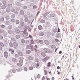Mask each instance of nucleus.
I'll list each match as a JSON object with an SVG mask.
<instances>
[{"instance_id":"obj_44","label":"nucleus","mask_w":80,"mask_h":80,"mask_svg":"<svg viewBox=\"0 0 80 80\" xmlns=\"http://www.w3.org/2000/svg\"><path fill=\"white\" fill-rule=\"evenodd\" d=\"M8 32L9 34H10V35H11V34H12V31H11V30H8Z\"/></svg>"},{"instance_id":"obj_10","label":"nucleus","mask_w":80,"mask_h":80,"mask_svg":"<svg viewBox=\"0 0 80 80\" xmlns=\"http://www.w3.org/2000/svg\"><path fill=\"white\" fill-rule=\"evenodd\" d=\"M4 18H6V21H8V20H9V19H10L9 16L8 15L6 16Z\"/></svg>"},{"instance_id":"obj_48","label":"nucleus","mask_w":80,"mask_h":80,"mask_svg":"<svg viewBox=\"0 0 80 80\" xmlns=\"http://www.w3.org/2000/svg\"><path fill=\"white\" fill-rule=\"evenodd\" d=\"M29 69L30 70H33V67L32 66L30 67L29 68Z\"/></svg>"},{"instance_id":"obj_1","label":"nucleus","mask_w":80,"mask_h":80,"mask_svg":"<svg viewBox=\"0 0 80 80\" xmlns=\"http://www.w3.org/2000/svg\"><path fill=\"white\" fill-rule=\"evenodd\" d=\"M27 48L28 49H30L31 51H33L34 48L33 46L31 44H29V45H27Z\"/></svg>"},{"instance_id":"obj_7","label":"nucleus","mask_w":80,"mask_h":80,"mask_svg":"<svg viewBox=\"0 0 80 80\" xmlns=\"http://www.w3.org/2000/svg\"><path fill=\"white\" fill-rule=\"evenodd\" d=\"M15 22L16 25H19L20 23V20L18 19L15 20Z\"/></svg>"},{"instance_id":"obj_39","label":"nucleus","mask_w":80,"mask_h":80,"mask_svg":"<svg viewBox=\"0 0 80 80\" xmlns=\"http://www.w3.org/2000/svg\"><path fill=\"white\" fill-rule=\"evenodd\" d=\"M46 25L47 27H50V22H47Z\"/></svg>"},{"instance_id":"obj_25","label":"nucleus","mask_w":80,"mask_h":80,"mask_svg":"<svg viewBox=\"0 0 80 80\" xmlns=\"http://www.w3.org/2000/svg\"><path fill=\"white\" fill-rule=\"evenodd\" d=\"M15 17V15L14 14H12L11 15V18H12V19H13V18H14Z\"/></svg>"},{"instance_id":"obj_20","label":"nucleus","mask_w":80,"mask_h":80,"mask_svg":"<svg viewBox=\"0 0 80 80\" xmlns=\"http://www.w3.org/2000/svg\"><path fill=\"white\" fill-rule=\"evenodd\" d=\"M5 19V17H2L0 18V22H3Z\"/></svg>"},{"instance_id":"obj_49","label":"nucleus","mask_w":80,"mask_h":80,"mask_svg":"<svg viewBox=\"0 0 80 80\" xmlns=\"http://www.w3.org/2000/svg\"><path fill=\"white\" fill-rule=\"evenodd\" d=\"M27 30L24 29V31L23 32V33L24 34H25V33H27Z\"/></svg>"},{"instance_id":"obj_63","label":"nucleus","mask_w":80,"mask_h":80,"mask_svg":"<svg viewBox=\"0 0 80 80\" xmlns=\"http://www.w3.org/2000/svg\"><path fill=\"white\" fill-rule=\"evenodd\" d=\"M24 34H25L26 35V36L27 37L28 36V33L27 32H26Z\"/></svg>"},{"instance_id":"obj_16","label":"nucleus","mask_w":80,"mask_h":80,"mask_svg":"<svg viewBox=\"0 0 80 80\" xmlns=\"http://www.w3.org/2000/svg\"><path fill=\"white\" fill-rule=\"evenodd\" d=\"M51 48L52 50H55V48H56V46H55V45L54 44H53L51 45Z\"/></svg>"},{"instance_id":"obj_42","label":"nucleus","mask_w":80,"mask_h":80,"mask_svg":"<svg viewBox=\"0 0 80 80\" xmlns=\"http://www.w3.org/2000/svg\"><path fill=\"white\" fill-rule=\"evenodd\" d=\"M2 3L4 5H6V4H7V2H6V1L4 0L3 1H2Z\"/></svg>"},{"instance_id":"obj_31","label":"nucleus","mask_w":80,"mask_h":80,"mask_svg":"<svg viewBox=\"0 0 80 80\" xmlns=\"http://www.w3.org/2000/svg\"><path fill=\"white\" fill-rule=\"evenodd\" d=\"M21 42L22 43H25V40L23 39H22L21 40Z\"/></svg>"},{"instance_id":"obj_41","label":"nucleus","mask_w":80,"mask_h":80,"mask_svg":"<svg viewBox=\"0 0 80 80\" xmlns=\"http://www.w3.org/2000/svg\"><path fill=\"white\" fill-rule=\"evenodd\" d=\"M40 22H41V23H45V20H44L43 19H42L40 21Z\"/></svg>"},{"instance_id":"obj_21","label":"nucleus","mask_w":80,"mask_h":80,"mask_svg":"<svg viewBox=\"0 0 80 80\" xmlns=\"http://www.w3.org/2000/svg\"><path fill=\"white\" fill-rule=\"evenodd\" d=\"M28 59L29 60H33V57L32 56H29L28 57Z\"/></svg>"},{"instance_id":"obj_58","label":"nucleus","mask_w":80,"mask_h":80,"mask_svg":"<svg viewBox=\"0 0 80 80\" xmlns=\"http://www.w3.org/2000/svg\"><path fill=\"white\" fill-rule=\"evenodd\" d=\"M33 40H31V44H33Z\"/></svg>"},{"instance_id":"obj_29","label":"nucleus","mask_w":80,"mask_h":80,"mask_svg":"<svg viewBox=\"0 0 80 80\" xmlns=\"http://www.w3.org/2000/svg\"><path fill=\"white\" fill-rule=\"evenodd\" d=\"M16 16H18V12L17 11H15L13 13Z\"/></svg>"},{"instance_id":"obj_36","label":"nucleus","mask_w":80,"mask_h":80,"mask_svg":"<svg viewBox=\"0 0 80 80\" xmlns=\"http://www.w3.org/2000/svg\"><path fill=\"white\" fill-rule=\"evenodd\" d=\"M31 53V51L30 50H28L26 51L27 54H30Z\"/></svg>"},{"instance_id":"obj_14","label":"nucleus","mask_w":80,"mask_h":80,"mask_svg":"<svg viewBox=\"0 0 80 80\" xmlns=\"http://www.w3.org/2000/svg\"><path fill=\"white\" fill-rule=\"evenodd\" d=\"M44 43L46 45H48L49 44V42L48 40H45L44 41Z\"/></svg>"},{"instance_id":"obj_52","label":"nucleus","mask_w":80,"mask_h":80,"mask_svg":"<svg viewBox=\"0 0 80 80\" xmlns=\"http://www.w3.org/2000/svg\"><path fill=\"white\" fill-rule=\"evenodd\" d=\"M28 69H27V68L26 67H25L24 68V70L25 71V72H27V71Z\"/></svg>"},{"instance_id":"obj_11","label":"nucleus","mask_w":80,"mask_h":80,"mask_svg":"<svg viewBox=\"0 0 80 80\" xmlns=\"http://www.w3.org/2000/svg\"><path fill=\"white\" fill-rule=\"evenodd\" d=\"M50 16L52 17H55V13L54 12H52L50 14Z\"/></svg>"},{"instance_id":"obj_18","label":"nucleus","mask_w":80,"mask_h":80,"mask_svg":"<svg viewBox=\"0 0 80 80\" xmlns=\"http://www.w3.org/2000/svg\"><path fill=\"white\" fill-rule=\"evenodd\" d=\"M6 11L7 13H9L10 12V9L9 8H7L6 9Z\"/></svg>"},{"instance_id":"obj_46","label":"nucleus","mask_w":80,"mask_h":80,"mask_svg":"<svg viewBox=\"0 0 80 80\" xmlns=\"http://www.w3.org/2000/svg\"><path fill=\"white\" fill-rule=\"evenodd\" d=\"M44 35V33L43 32H41L39 34L40 36H41V37L43 36Z\"/></svg>"},{"instance_id":"obj_35","label":"nucleus","mask_w":80,"mask_h":80,"mask_svg":"<svg viewBox=\"0 0 80 80\" xmlns=\"http://www.w3.org/2000/svg\"><path fill=\"white\" fill-rule=\"evenodd\" d=\"M52 53L53 51H52V50L49 49L48 53H50V54H52Z\"/></svg>"},{"instance_id":"obj_56","label":"nucleus","mask_w":80,"mask_h":80,"mask_svg":"<svg viewBox=\"0 0 80 80\" xmlns=\"http://www.w3.org/2000/svg\"><path fill=\"white\" fill-rule=\"evenodd\" d=\"M3 38V37L2 35H0V40H2Z\"/></svg>"},{"instance_id":"obj_9","label":"nucleus","mask_w":80,"mask_h":80,"mask_svg":"<svg viewBox=\"0 0 80 80\" xmlns=\"http://www.w3.org/2000/svg\"><path fill=\"white\" fill-rule=\"evenodd\" d=\"M38 28L39 30H42V29H43V28L42 26L41 25H39L38 26Z\"/></svg>"},{"instance_id":"obj_30","label":"nucleus","mask_w":80,"mask_h":80,"mask_svg":"<svg viewBox=\"0 0 80 80\" xmlns=\"http://www.w3.org/2000/svg\"><path fill=\"white\" fill-rule=\"evenodd\" d=\"M12 28L13 26H12V25H9L8 27V28L10 30H12Z\"/></svg>"},{"instance_id":"obj_4","label":"nucleus","mask_w":80,"mask_h":80,"mask_svg":"<svg viewBox=\"0 0 80 80\" xmlns=\"http://www.w3.org/2000/svg\"><path fill=\"white\" fill-rule=\"evenodd\" d=\"M4 56L5 58H8V53L7 52L5 51L4 53Z\"/></svg>"},{"instance_id":"obj_55","label":"nucleus","mask_w":80,"mask_h":80,"mask_svg":"<svg viewBox=\"0 0 80 80\" xmlns=\"http://www.w3.org/2000/svg\"><path fill=\"white\" fill-rule=\"evenodd\" d=\"M41 76L39 74L37 75V78H40Z\"/></svg>"},{"instance_id":"obj_47","label":"nucleus","mask_w":80,"mask_h":80,"mask_svg":"<svg viewBox=\"0 0 80 80\" xmlns=\"http://www.w3.org/2000/svg\"><path fill=\"white\" fill-rule=\"evenodd\" d=\"M44 72H45V75H47V74H48V73L47 72V70H44Z\"/></svg>"},{"instance_id":"obj_8","label":"nucleus","mask_w":80,"mask_h":80,"mask_svg":"<svg viewBox=\"0 0 80 80\" xmlns=\"http://www.w3.org/2000/svg\"><path fill=\"white\" fill-rule=\"evenodd\" d=\"M15 31L17 33H20V30L17 28H16L15 29Z\"/></svg>"},{"instance_id":"obj_59","label":"nucleus","mask_w":80,"mask_h":80,"mask_svg":"<svg viewBox=\"0 0 80 80\" xmlns=\"http://www.w3.org/2000/svg\"><path fill=\"white\" fill-rule=\"evenodd\" d=\"M26 42L27 44L29 43V41L28 40H26Z\"/></svg>"},{"instance_id":"obj_43","label":"nucleus","mask_w":80,"mask_h":80,"mask_svg":"<svg viewBox=\"0 0 80 80\" xmlns=\"http://www.w3.org/2000/svg\"><path fill=\"white\" fill-rule=\"evenodd\" d=\"M50 65H51V62H48V63L47 67H50Z\"/></svg>"},{"instance_id":"obj_12","label":"nucleus","mask_w":80,"mask_h":80,"mask_svg":"<svg viewBox=\"0 0 80 80\" xmlns=\"http://www.w3.org/2000/svg\"><path fill=\"white\" fill-rule=\"evenodd\" d=\"M20 25L22 27L24 26L25 25V22L23 21H21L20 22Z\"/></svg>"},{"instance_id":"obj_13","label":"nucleus","mask_w":80,"mask_h":80,"mask_svg":"<svg viewBox=\"0 0 80 80\" xmlns=\"http://www.w3.org/2000/svg\"><path fill=\"white\" fill-rule=\"evenodd\" d=\"M20 13L21 15H24L25 13H24V11L23 10H21L20 11Z\"/></svg>"},{"instance_id":"obj_24","label":"nucleus","mask_w":80,"mask_h":80,"mask_svg":"<svg viewBox=\"0 0 80 80\" xmlns=\"http://www.w3.org/2000/svg\"><path fill=\"white\" fill-rule=\"evenodd\" d=\"M9 45L10 47H13V43H12V42H10L9 43Z\"/></svg>"},{"instance_id":"obj_15","label":"nucleus","mask_w":80,"mask_h":80,"mask_svg":"<svg viewBox=\"0 0 80 80\" xmlns=\"http://www.w3.org/2000/svg\"><path fill=\"white\" fill-rule=\"evenodd\" d=\"M13 45L14 47H17L18 46V43L16 42H13Z\"/></svg>"},{"instance_id":"obj_61","label":"nucleus","mask_w":80,"mask_h":80,"mask_svg":"<svg viewBox=\"0 0 80 80\" xmlns=\"http://www.w3.org/2000/svg\"><path fill=\"white\" fill-rule=\"evenodd\" d=\"M12 73H15V70L13 69L12 70Z\"/></svg>"},{"instance_id":"obj_45","label":"nucleus","mask_w":80,"mask_h":80,"mask_svg":"<svg viewBox=\"0 0 80 80\" xmlns=\"http://www.w3.org/2000/svg\"><path fill=\"white\" fill-rule=\"evenodd\" d=\"M12 3L9 4L8 5V7H9V8H10L11 7H12Z\"/></svg>"},{"instance_id":"obj_38","label":"nucleus","mask_w":80,"mask_h":80,"mask_svg":"<svg viewBox=\"0 0 80 80\" xmlns=\"http://www.w3.org/2000/svg\"><path fill=\"white\" fill-rule=\"evenodd\" d=\"M24 21L25 22H28V18H26L24 19Z\"/></svg>"},{"instance_id":"obj_62","label":"nucleus","mask_w":80,"mask_h":80,"mask_svg":"<svg viewBox=\"0 0 80 80\" xmlns=\"http://www.w3.org/2000/svg\"><path fill=\"white\" fill-rule=\"evenodd\" d=\"M23 8L24 9H27V7L26 6H24L23 7Z\"/></svg>"},{"instance_id":"obj_32","label":"nucleus","mask_w":80,"mask_h":80,"mask_svg":"<svg viewBox=\"0 0 80 80\" xmlns=\"http://www.w3.org/2000/svg\"><path fill=\"white\" fill-rule=\"evenodd\" d=\"M11 12H14L15 10V8H11Z\"/></svg>"},{"instance_id":"obj_22","label":"nucleus","mask_w":80,"mask_h":80,"mask_svg":"<svg viewBox=\"0 0 80 80\" xmlns=\"http://www.w3.org/2000/svg\"><path fill=\"white\" fill-rule=\"evenodd\" d=\"M0 46L1 47H5V45L3 42H0Z\"/></svg>"},{"instance_id":"obj_33","label":"nucleus","mask_w":80,"mask_h":80,"mask_svg":"<svg viewBox=\"0 0 80 80\" xmlns=\"http://www.w3.org/2000/svg\"><path fill=\"white\" fill-rule=\"evenodd\" d=\"M12 61L14 62V63H15L17 62V60H16V59L15 58H12Z\"/></svg>"},{"instance_id":"obj_34","label":"nucleus","mask_w":80,"mask_h":80,"mask_svg":"<svg viewBox=\"0 0 80 80\" xmlns=\"http://www.w3.org/2000/svg\"><path fill=\"white\" fill-rule=\"evenodd\" d=\"M57 37H58V38H60V37H61V35H60V33H57Z\"/></svg>"},{"instance_id":"obj_23","label":"nucleus","mask_w":80,"mask_h":80,"mask_svg":"<svg viewBox=\"0 0 80 80\" xmlns=\"http://www.w3.org/2000/svg\"><path fill=\"white\" fill-rule=\"evenodd\" d=\"M5 8H6V6L5 5H3L1 7V8L2 9H5Z\"/></svg>"},{"instance_id":"obj_57","label":"nucleus","mask_w":80,"mask_h":80,"mask_svg":"<svg viewBox=\"0 0 80 80\" xmlns=\"http://www.w3.org/2000/svg\"><path fill=\"white\" fill-rule=\"evenodd\" d=\"M48 35L49 36L51 35H52V33L50 32H48Z\"/></svg>"},{"instance_id":"obj_37","label":"nucleus","mask_w":80,"mask_h":80,"mask_svg":"<svg viewBox=\"0 0 80 80\" xmlns=\"http://www.w3.org/2000/svg\"><path fill=\"white\" fill-rule=\"evenodd\" d=\"M17 5H18V6H21L22 3L20 2H17Z\"/></svg>"},{"instance_id":"obj_26","label":"nucleus","mask_w":80,"mask_h":80,"mask_svg":"<svg viewBox=\"0 0 80 80\" xmlns=\"http://www.w3.org/2000/svg\"><path fill=\"white\" fill-rule=\"evenodd\" d=\"M10 21H7L5 23V24L6 25H8L10 24Z\"/></svg>"},{"instance_id":"obj_5","label":"nucleus","mask_w":80,"mask_h":80,"mask_svg":"<svg viewBox=\"0 0 80 80\" xmlns=\"http://www.w3.org/2000/svg\"><path fill=\"white\" fill-rule=\"evenodd\" d=\"M50 59V57L46 56L45 58H44L43 59V61L44 62H47V60H49Z\"/></svg>"},{"instance_id":"obj_3","label":"nucleus","mask_w":80,"mask_h":80,"mask_svg":"<svg viewBox=\"0 0 80 80\" xmlns=\"http://www.w3.org/2000/svg\"><path fill=\"white\" fill-rule=\"evenodd\" d=\"M49 51V49L48 48H44L43 49V51L45 53H48Z\"/></svg>"},{"instance_id":"obj_27","label":"nucleus","mask_w":80,"mask_h":80,"mask_svg":"<svg viewBox=\"0 0 80 80\" xmlns=\"http://www.w3.org/2000/svg\"><path fill=\"white\" fill-rule=\"evenodd\" d=\"M15 37L17 39H19L20 38V36L19 35H17L15 36Z\"/></svg>"},{"instance_id":"obj_6","label":"nucleus","mask_w":80,"mask_h":80,"mask_svg":"<svg viewBox=\"0 0 80 80\" xmlns=\"http://www.w3.org/2000/svg\"><path fill=\"white\" fill-rule=\"evenodd\" d=\"M18 54L19 56H20L21 57H20L21 58V59H24L23 57V53H22V52H18Z\"/></svg>"},{"instance_id":"obj_53","label":"nucleus","mask_w":80,"mask_h":80,"mask_svg":"<svg viewBox=\"0 0 80 80\" xmlns=\"http://www.w3.org/2000/svg\"><path fill=\"white\" fill-rule=\"evenodd\" d=\"M37 8V6L36 5H34L33 6V8L34 9V10H35V9H36Z\"/></svg>"},{"instance_id":"obj_60","label":"nucleus","mask_w":80,"mask_h":80,"mask_svg":"<svg viewBox=\"0 0 80 80\" xmlns=\"http://www.w3.org/2000/svg\"><path fill=\"white\" fill-rule=\"evenodd\" d=\"M60 29L59 28H58V31L57 33H59V32L60 33Z\"/></svg>"},{"instance_id":"obj_40","label":"nucleus","mask_w":80,"mask_h":80,"mask_svg":"<svg viewBox=\"0 0 80 80\" xmlns=\"http://www.w3.org/2000/svg\"><path fill=\"white\" fill-rule=\"evenodd\" d=\"M58 29L57 28H55L53 29V32L54 33H56L57 32Z\"/></svg>"},{"instance_id":"obj_17","label":"nucleus","mask_w":80,"mask_h":80,"mask_svg":"<svg viewBox=\"0 0 80 80\" xmlns=\"http://www.w3.org/2000/svg\"><path fill=\"white\" fill-rule=\"evenodd\" d=\"M41 53L42 56L43 57H45V56H46V54H45V52H42Z\"/></svg>"},{"instance_id":"obj_54","label":"nucleus","mask_w":80,"mask_h":80,"mask_svg":"<svg viewBox=\"0 0 80 80\" xmlns=\"http://www.w3.org/2000/svg\"><path fill=\"white\" fill-rule=\"evenodd\" d=\"M11 21L13 23H15V19H11Z\"/></svg>"},{"instance_id":"obj_64","label":"nucleus","mask_w":80,"mask_h":80,"mask_svg":"<svg viewBox=\"0 0 80 80\" xmlns=\"http://www.w3.org/2000/svg\"><path fill=\"white\" fill-rule=\"evenodd\" d=\"M45 79V76H43L42 78V80H44Z\"/></svg>"},{"instance_id":"obj_50","label":"nucleus","mask_w":80,"mask_h":80,"mask_svg":"<svg viewBox=\"0 0 80 80\" xmlns=\"http://www.w3.org/2000/svg\"><path fill=\"white\" fill-rule=\"evenodd\" d=\"M14 57H15V58H18V54H15L14 55Z\"/></svg>"},{"instance_id":"obj_2","label":"nucleus","mask_w":80,"mask_h":80,"mask_svg":"<svg viewBox=\"0 0 80 80\" xmlns=\"http://www.w3.org/2000/svg\"><path fill=\"white\" fill-rule=\"evenodd\" d=\"M19 63H17V65L18 67H22V63L23 62V60L22 59H20L19 60Z\"/></svg>"},{"instance_id":"obj_19","label":"nucleus","mask_w":80,"mask_h":80,"mask_svg":"<svg viewBox=\"0 0 80 80\" xmlns=\"http://www.w3.org/2000/svg\"><path fill=\"white\" fill-rule=\"evenodd\" d=\"M38 42H39V43L41 45H43V41L42 40H40V39L38 40Z\"/></svg>"},{"instance_id":"obj_28","label":"nucleus","mask_w":80,"mask_h":80,"mask_svg":"<svg viewBox=\"0 0 80 80\" xmlns=\"http://www.w3.org/2000/svg\"><path fill=\"white\" fill-rule=\"evenodd\" d=\"M9 51H11V54H13V53H14V50L12 49H10L9 50Z\"/></svg>"},{"instance_id":"obj_51","label":"nucleus","mask_w":80,"mask_h":80,"mask_svg":"<svg viewBox=\"0 0 80 80\" xmlns=\"http://www.w3.org/2000/svg\"><path fill=\"white\" fill-rule=\"evenodd\" d=\"M5 25H3V24H2L0 25V27L1 28H5Z\"/></svg>"}]
</instances>
